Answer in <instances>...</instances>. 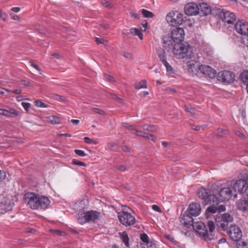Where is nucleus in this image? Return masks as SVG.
I'll list each match as a JSON object with an SVG mask.
<instances>
[{"mask_svg": "<svg viewBox=\"0 0 248 248\" xmlns=\"http://www.w3.org/2000/svg\"><path fill=\"white\" fill-rule=\"evenodd\" d=\"M48 122L52 124H57L60 123V119L54 115H51L46 117Z\"/></svg>", "mask_w": 248, "mask_h": 248, "instance_id": "27", "label": "nucleus"}, {"mask_svg": "<svg viewBox=\"0 0 248 248\" xmlns=\"http://www.w3.org/2000/svg\"><path fill=\"white\" fill-rule=\"evenodd\" d=\"M104 77L108 79L109 81H113V78L109 75H108L107 74L104 75Z\"/></svg>", "mask_w": 248, "mask_h": 248, "instance_id": "63", "label": "nucleus"}, {"mask_svg": "<svg viewBox=\"0 0 248 248\" xmlns=\"http://www.w3.org/2000/svg\"><path fill=\"white\" fill-rule=\"evenodd\" d=\"M135 87L136 89L140 90V89H146L147 85L145 80H142L140 81L135 84Z\"/></svg>", "mask_w": 248, "mask_h": 248, "instance_id": "26", "label": "nucleus"}, {"mask_svg": "<svg viewBox=\"0 0 248 248\" xmlns=\"http://www.w3.org/2000/svg\"><path fill=\"white\" fill-rule=\"evenodd\" d=\"M6 177V173L4 171L0 170V182L2 181Z\"/></svg>", "mask_w": 248, "mask_h": 248, "instance_id": "59", "label": "nucleus"}, {"mask_svg": "<svg viewBox=\"0 0 248 248\" xmlns=\"http://www.w3.org/2000/svg\"><path fill=\"white\" fill-rule=\"evenodd\" d=\"M219 16L223 21L228 24L233 23L236 20L235 15L233 13L228 11H220L219 13Z\"/></svg>", "mask_w": 248, "mask_h": 248, "instance_id": "10", "label": "nucleus"}, {"mask_svg": "<svg viewBox=\"0 0 248 248\" xmlns=\"http://www.w3.org/2000/svg\"><path fill=\"white\" fill-rule=\"evenodd\" d=\"M101 3L103 6L104 7L109 8H110L111 7V4L109 3V1H107L106 0H102L101 1Z\"/></svg>", "mask_w": 248, "mask_h": 248, "instance_id": "49", "label": "nucleus"}, {"mask_svg": "<svg viewBox=\"0 0 248 248\" xmlns=\"http://www.w3.org/2000/svg\"><path fill=\"white\" fill-rule=\"evenodd\" d=\"M35 105L37 107L41 108H46L47 107V105H45L42 101L41 100H36L35 101Z\"/></svg>", "mask_w": 248, "mask_h": 248, "instance_id": "44", "label": "nucleus"}, {"mask_svg": "<svg viewBox=\"0 0 248 248\" xmlns=\"http://www.w3.org/2000/svg\"><path fill=\"white\" fill-rule=\"evenodd\" d=\"M142 128L145 130L151 132H155L156 131V128L154 125L144 124L142 125Z\"/></svg>", "mask_w": 248, "mask_h": 248, "instance_id": "30", "label": "nucleus"}, {"mask_svg": "<svg viewBox=\"0 0 248 248\" xmlns=\"http://www.w3.org/2000/svg\"><path fill=\"white\" fill-rule=\"evenodd\" d=\"M72 162H73V164L74 165H76L82 166H86V164L84 163V162L78 161L77 160L74 159L72 161Z\"/></svg>", "mask_w": 248, "mask_h": 248, "instance_id": "51", "label": "nucleus"}, {"mask_svg": "<svg viewBox=\"0 0 248 248\" xmlns=\"http://www.w3.org/2000/svg\"><path fill=\"white\" fill-rule=\"evenodd\" d=\"M141 13L144 17L146 18H152L154 16V14L152 12L145 9H142L141 10Z\"/></svg>", "mask_w": 248, "mask_h": 248, "instance_id": "33", "label": "nucleus"}, {"mask_svg": "<svg viewBox=\"0 0 248 248\" xmlns=\"http://www.w3.org/2000/svg\"><path fill=\"white\" fill-rule=\"evenodd\" d=\"M100 214L99 212L94 211H88V222H94L99 219Z\"/></svg>", "mask_w": 248, "mask_h": 248, "instance_id": "22", "label": "nucleus"}, {"mask_svg": "<svg viewBox=\"0 0 248 248\" xmlns=\"http://www.w3.org/2000/svg\"><path fill=\"white\" fill-rule=\"evenodd\" d=\"M233 189L234 192L233 194L234 198L237 197V194L235 192L240 194L245 193L247 196V194H248V181L247 180V176L246 179H240L237 180L233 185Z\"/></svg>", "mask_w": 248, "mask_h": 248, "instance_id": "5", "label": "nucleus"}, {"mask_svg": "<svg viewBox=\"0 0 248 248\" xmlns=\"http://www.w3.org/2000/svg\"><path fill=\"white\" fill-rule=\"evenodd\" d=\"M221 220L223 222H231L233 220V217L228 213H225L222 215Z\"/></svg>", "mask_w": 248, "mask_h": 248, "instance_id": "28", "label": "nucleus"}, {"mask_svg": "<svg viewBox=\"0 0 248 248\" xmlns=\"http://www.w3.org/2000/svg\"><path fill=\"white\" fill-rule=\"evenodd\" d=\"M188 211L193 216H198L201 212V205L197 203H192L189 205Z\"/></svg>", "mask_w": 248, "mask_h": 248, "instance_id": "19", "label": "nucleus"}, {"mask_svg": "<svg viewBox=\"0 0 248 248\" xmlns=\"http://www.w3.org/2000/svg\"><path fill=\"white\" fill-rule=\"evenodd\" d=\"M13 202L11 200L7 197H2L0 199V207L1 209L5 212L12 210L13 206Z\"/></svg>", "mask_w": 248, "mask_h": 248, "instance_id": "17", "label": "nucleus"}, {"mask_svg": "<svg viewBox=\"0 0 248 248\" xmlns=\"http://www.w3.org/2000/svg\"><path fill=\"white\" fill-rule=\"evenodd\" d=\"M167 22L172 26L180 25L184 22V17L182 14L177 11L169 12L166 16Z\"/></svg>", "mask_w": 248, "mask_h": 248, "instance_id": "4", "label": "nucleus"}, {"mask_svg": "<svg viewBox=\"0 0 248 248\" xmlns=\"http://www.w3.org/2000/svg\"><path fill=\"white\" fill-rule=\"evenodd\" d=\"M30 63L31 65L37 70L38 71L40 72V69L39 68V66L37 64H34L32 62H30Z\"/></svg>", "mask_w": 248, "mask_h": 248, "instance_id": "62", "label": "nucleus"}, {"mask_svg": "<svg viewBox=\"0 0 248 248\" xmlns=\"http://www.w3.org/2000/svg\"><path fill=\"white\" fill-rule=\"evenodd\" d=\"M185 110L191 113L192 115H195V110L194 108H191L190 106H185Z\"/></svg>", "mask_w": 248, "mask_h": 248, "instance_id": "43", "label": "nucleus"}, {"mask_svg": "<svg viewBox=\"0 0 248 248\" xmlns=\"http://www.w3.org/2000/svg\"><path fill=\"white\" fill-rule=\"evenodd\" d=\"M211 205L209 207H208L207 209L206 212L207 213H211L212 214L216 213V212H217V206H216L217 205H213L211 204Z\"/></svg>", "mask_w": 248, "mask_h": 248, "instance_id": "37", "label": "nucleus"}, {"mask_svg": "<svg viewBox=\"0 0 248 248\" xmlns=\"http://www.w3.org/2000/svg\"><path fill=\"white\" fill-rule=\"evenodd\" d=\"M121 239L126 247H129V238L127 234L123 232L121 234Z\"/></svg>", "mask_w": 248, "mask_h": 248, "instance_id": "32", "label": "nucleus"}, {"mask_svg": "<svg viewBox=\"0 0 248 248\" xmlns=\"http://www.w3.org/2000/svg\"><path fill=\"white\" fill-rule=\"evenodd\" d=\"M193 47L184 44H176L174 45L173 53L175 57L179 59H191L194 56Z\"/></svg>", "mask_w": 248, "mask_h": 248, "instance_id": "2", "label": "nucleus"}, {"mask_svg": "<svg viewBox=\"0 0 248 248\" xmlns=\"http://www.w3.org/2000/svg\"><path fill=\"white\" fill-rule=\"evenodd\" d=\"M199 197L202 199L207 204L217 205L219 203V200L209 189L202 188L198 193Z\"/></svg>", "mask_w": 248, "mask_h": 248, "instance_id": "3", "label": "nucleus"}, {"mask_svg": "<svg viewBox=\"0 0 248 248\" xmlns=\"http://www.w3.org/2000/svg\"><path fill=\"white\" fill-rule=\"evenodd\" d=\"M53 97L58 101H63L65 100L64 97L56 94H54Z\"/></svg>", "mask_w": 248, "mask_h": 248, "instance_id": "48", "label": "nucleus"}, {"mask_svg": "<svg viewBox=\"0 0 248 248\" xmlns=\"http://www.w3.org/2000/svg\"><path fill=\"white\" fill-rule=\"evenodd\" d=\"M36 210L46 209L49 207L50 201L47 197L39 195V202Z\"/></svg>", "mask_w": 248, "mask_h": 248, "instance_id": "16", "label": "nucleus"}, {"mask_svg": "<svg viewBox=\"0 0 248 248\" xmlns=\"http://www.w3.org/2000/svg\"><path fill=\"white\" fill-rule=\"evenodd\" d=\"M237 248H248V244L245 241H240L237 243Z\"/></svg>", "mask_w": 248, "mask_h": 248, "instance_id": "40", "label": "nucleus"}, {"mask_svg": "<svg viewBox=\"0 0 248 248\" xmlns=\"http://www.w3.org/2000/svg\"><path fill=\"white\" fill-rule=\"evenodd\" d=\"M94 39L97 44H103L105 46H107L108 43V42L107 40H104L102 38L95 37H94Z\"/></svg>", "mask_w": 248, "mask_h": 248, "instance_id": "38", "label": "nucleus"}, {"mask_svg": "<svg viewBox=\"0 0 248 248\" xmlns=\"http://www.w3.org/2000/svg\"><path fill=\"white\" fill-rule=\"evenodd\" d=\"M230 238L234 241H239L242 237V232L240 228L235 225H231L227 231Z\"/></svg>", "mask_w": 248, "mask_h": 248, "instance_id": "8", "label": "nucleus"}, {"mask_svg": "<svg viewBox=\"0 0 248 248\" xmlns=\"http://www.w3.org/2000/svg\"><path fill=\"white\" fill-rule=\"evenodd\" d=\"M193 228L204 240L208 241L214 239L213 232L215 226L213 221L207 222V227L202 222H195Z\"/></svg>", "mask_w": 248, "mask_h": 248, "instance_id": "1", "label": "nucleus"}, {"mask_svg": "<svg viewBox=\"0 0 248 248\" xmlns=\"http://www.w3.org/2000/svg\"><path fill=\"white\" fill-rule=\"evenodd\" d=\"M21 104L26 111H28L29 108L31 107V104L29 103L22 102Z\"/></svg>", "mask_w": 248, "mask_h": 248, "instance_id": "55", "label": "nucleus"}, {"mask_svg": "<svg viewBox=\"0 0 248 248\" xmlns=\"http://www.w3.org/2000/svg\"><path fill=\"white\" fill-rule=\"evenodd\" d=\"M164 65L165 66L166 70L170 74H172L174 73V69L172 66L167 62V61L164 62L163 63Z\"/></svg>", "mask_w": 248, "mask_h": 248, "instance_id": "36", "label": "nucleus"}, {"mask_svg": "<svg viewBox=\"0 0 248 248\" xmlns=\"http://www.w3.org/2000/svg\"><path fill=\"white\" fill-rule=\"evenodd\" d=\"M187 66L188 70L193 72V68L195 67V63L194 61H189L187 62Z\"/></svg>", "mask_w": 248, "mask_h": 248, "instance_id": "41", "label": "nucleus"}, {"mask_svg": "<svg viewBox=\"0 0 248 248\" xmlns=\"http://www.w3.org/2000/svg\"><path fill=\"white\" fill-rule=\"evenodd\" d=\"M181 222L184 226L187 228L190 227L191 226L193 227V224L195 223L193 222V218L186 214H184L181 215Z\"/></svg>", "mask_w": 248, "mask_h": 248, "instance_id": "20", "label": "nucleus"}, {"mask_svg": "<svg viewBox=\"0 0 248 248\" xmlns=\"http://www.w3.org/2000/svg\"><path fill=\"white\" fill-rule=\"evenodd\" d=\"M11 114L17 115L18 114L16 111L13 108H10L9 110L0 108V115H2L7 117H10Z\"/></svg>", "mask_w": 248, "mask_h": 248, "instance_id": "23", "label": "nucleus"}, {"mask_svg": "<svg viewBox=\"0 0 248 248\" xmlns=\"http://www.w3.org/2000/svg\"><path fill=\"white\" fill-rule=\"evenodd\" d=\"M164 65L165 66L166 70L170 74H172L174 73V69L172 66L167 62V61L164 62L163 63Z\"/></svg>", "mask_w": 248, "mask_h": 248, "instance_id": "35", "label": "nucleus"}, {"mask_svg": "<svg viewBox=\"0 0 248 248\" xmlns=\"http://www.w3.org/2000/svg\"><path fill=\"white\" fill-rule=\"evenodd\" d=\"M76 36V32L74 31H70L68 36H67V39L70 41L74 40L73 37Z\"/></svg>", "mask_w": 248, "mask_h": 248, "instance_id": "46", "label": "nucleus"}, {"mask_svg": "<svg viewBox=\"0 0 248 248\" xmlns=\"http://www.w3.org/2000/svg\"><path fill=\"white\" fill-rule=\"evenodd\" d=\"M85 141L88 144H97V141L92 139H90L88 137L84 138Z\"/></svg>", "mask_w": 248, "mask_h": 248, "instance_id": "45", "label": "nucleus"}, {"mask_svg": "<svg viewBox=\"0 0 248 248\" xmlns=\"http://www.w3.org/2000/svg\"><path fill=\"white\" fill-rule=\"evenodd\" d=\"M152 209L154 211H155L159 212V213H161V210L160 208H159V207L158 206H157L156 205H153L152 206Z\"/></svg>", "mask_w": 248, "mask_h": 248, "instance_id": "61", "label": "nucleus"}, {"mask_svg": "<svg viewBox=\"0 0 248 248\" xmlns=\"http://www.w3.org/2000/svg\"><path fill=\"white\" fill-rule=\"evenodd\" d=\"M157 55L159 60L162 63L164 62L167 61L166 52L163 49H161L158 50L157 51Z\"/></svg>", "mask_w": 248, "mask_h": 248, "instance_id": "25", "label": "nucleus"}, {"mask_svg": "<svg viewBox=\"0 0 248 248\" xmlns=\"http://www.w3.org/2000/svg\"><path fill=\"white\" fill-rule=\"evenodd\" d=\"M147 28V22L145 20L142 24V27L140 28V29L142 31H145Z\"/></svg>", "mask_w": 248, "mask_h": 248, "instance_id": "58", "label": "nucleus"}, {"mask_svg": "<svg viewBox=\"0 0 248 248\" xmlns=\"http://www.w3.org/2000/svg\"><path fill=\"white\" fill-rule=\"evenodd\" d=\"M235 29L239 33L244 35L248 33V23L244 20H239L235 24Z\"/></svg>", "mask_w": 248, "mask_h": 248, "instance_id": "12", "label": "nucleus"}, {"mask_svg": "<svg viewBox=\"0 0 248 248\" xmlns=\"http://www.w3.org/2000/svg\"><path fill=\"white\" fill-rule=\"evenodd\" d=\"M123 56H124L125 58L129 59H132L133 56L132 54L126 52H123Z\"/></svg>", "mask_w": 248, "mask_h": 248, "instance_id": "57", "label": "nucleus"}, {"mask_svg": "<svg viewBox=\"0 0 248 248\" xmlns=\"http://www.w3.org/2000/svg\"><path fill=\"white\" fill-rule=\"evenodd\" d=\"M110 95H111V97L114 99L119 101L121 100V99L115 94L110 93Z\"/></svg>", "mask_w": 248, "mask_h": 248, "instance_id": "64", "label": "nucleus"}, {"mask_svg": "<svg viewBox=\"0 0 248 248\" xmlns=\"http://www.w3.org/2000/svg\"><path fill=\"white\" fill-rule=\"evenodd\" d=\"M199 15L200 16H205L210 13L211 8L207 4L205 3H201L198 5Z\"/></svg>", "mask_w": 248, "mask_h": 248, "instance_id": "21", "label": "nucleus"}, {"mask_svg": "<svg viewBox=\"0 0 248 248\" xmlns=\"http://www.w3.org/2000/svg\"><path fill=\"white\" fill-rule=\"evenodd\" d=\"M122 125L124 126V127H127L129 130L134 131H135L136 132H138V130H136L135 128H134L133 127L132 125H130L128 124L123 123Z\"/></svg>", "mask_w": 248, "mask_h": 248, "instance_id": "53", "label": "nucleus"}, {"mask_svg": "<svg viewBox=\"0 0 248 248\" xmlns=\"http://www.w3.org/2000/svg\"><path fill=\"white\" fill-rule=\"evenodd\" d=\"M130 32L134 35H137L140 39H143V34L140 31L139 29L137 28L131 29L130 30Z\"/></svg>", "mask_w": 248, "mask_h": 248, "instance_id": "29", "label": "nucleus"}, {"mask_svg": "<svg viewBox=\"0 0 248 248\" xmlns=\"http://www.w3.org/2000/svg\"><path fill=\"white\" fill-rule=\"evenodd\" d=\"M11 92V91H10L9 90L6 89L2 88H0V94L7 96L8 94H6L5 92H6L7 93H9Z\"/></svg>", "mask_w": 248, "mask_h": 248, "instance_id": "52", "label": "nucleus"}, {"mask_svg": "<svg viewBox=\"0 0 248 248\" xmlns=\"http://www.w3.org/2000/svg\"><path fill=\"white\" fill-rule=\"evenodd\" d=\"M242 43L248 46V33L243 35L242 38Z\"/></svg>", "mask_w": 248, "mask_h": 248, "instance_id": "47", "label": "nucleus"}, {"mask_svg": "<svg viewBox=\"0 0 248 248\" xmlns=\"http://www.w3.org/2000/svg\"><path fill=\"white\" fill-rule=\"evenodd\" d=\"M75 152L77 155L80 156H85L86 155V154L84 151L81 150H75Z\"/></svg>", "mask_w": 248, "mask_h": 248, "instance_id": "50", "label": "nucleus"}, {"mask_svg": "<svg viewBox=\"0 0 248 248\" xmlns=\"http://www.w3.org/2000/svg\"><path fill=\"white\" fill-rule=\"evenodd\" d=\"M217 78L222 82L231 83L234 80L235 75L232 72L224 70L218 73Z\"/></svg>", "mask_w": 248, "mask_h": 248, "instance_id": "9", "label": "nucleus"}, {"mask_svg": "<svg viewBox=\"0 0 248 248\" xmlns=\"http://www.w3.org/2000/svg\"><path fill=\"white\" fill-rule=\"evenodd\" d=\"M78 220V222L81 224L88 222V211L79 214Z\"/></svg>", "mask_w": 248, "mask_h": 248, "instance_id": "24", "label": "nucleus"}, {"mask_svg": "<svg viewBox=\"0 0 248 248\" xmlns=\"http://www.w3.org/2000/svg\"><path fill=\"white\" fill-rule=\"evenodd\" d=\"M140 239L142 242L138 245V248H156L155 244L149 240L146 233L141 234Z\"/></svg>", "mask_w": 248, "mask_h": 248, "instance_id": "14", "label": "nucleus"}, {"mask_svg": "<svg viewBox=\"0 0 248 248\" xmlns=\"http://www.w3.org/2000/svg\"><path fill=\"white\" fill-rule=\"evenodd\" d=\"M24 202L30 208L36 210L39 202V194L28 192L24 195Z\"/></svg>", "mask_w": 248, "mask_h": 248, "instance_id": "6", "label": "nucleus"}, {"mask_svg": "<svg viewBox=\"0 0 248 248\" xmlns=\"http://www.w3.org/2000/svg\"><path fill=\"white\" fill-rule=\"evenodd\" d=\"M198 5L196 3H189L185 5V13L188 16L199 15Z\"/></svg>", "mask_w": 248, "mask_h": 248, "instance_id": "15", "label": "nucleus"}, {"mask_svg": "<svg viewBox=\"0 0 248 248\" xmlns=\"http://www.w3.org/2000/svg\"><path fill=\"white\" fill-rule=\"evenodd\" d=\"M116 145L113 143H109L108 144V147L109 149L116 150L117 147Z\"/></svg>", "mask_w": 248, "mask_h": 248, "instance_id": "60", "label": "nucleus"}, {"mask_svg": "<svg viewBox=\"0 0 248 248\" xmlns=\"http://www.w3.org/2000/svg\"><path fill=\"white\" fill-rule=\"evenodd\" d=\"M164 65L165 66L166 70L170 74H172L174 73V69L172 66L167 62V61L164 62L163 63Z\"/></svg>", "mask_w": 248, "mask_h": 248, "instance_id": "34", "label": "nucleus"}, {"mask_svg": "<svg viewBox=\"0 0 248 248\" xmlns=\"http://www.w3.org/2000/svg\"><path fill=\"white\" fill-rule=\"evenodd\" d=\"M118 217L120 222L126 227L133 225L136 221L135 217L128 213V211L119 213Z\"/></svg>", "mask_w": 248, "mask_h": 248, "instance_id": "7", "label": "nucleus"}, {"mask_svg": "<svg viewBox=\"0 0 248 248\" xmlns=\"http://www.w3.org/2000/svg\"><path fill=\"white\" fill-rule=\"evenodd\" d=\"M143 137L154 142L156 140V137H155L153 135L148 134V133H143Z\"/></svg>", "mask_w": 248, "mask_h": 248, "instance_id": "39", "label": "nucleus"}, {"mask_svg": "<svg viewBox=\"0 0 248 248\" xmlns=\"http://www.w3.org/2000/svg\"><path fill=\"white\" fill-rule=\"evenodd\" d=\"M226 207L224 205H220L217 207V210L218 213H220L225 211Z\"/></svg>", "mask_w": 248, "mask_h": 248, "instance_id": "56", "label": "nucleus"}, {"mask_svg": "<svg viewBox=\"0 0 248 248\" xmlns=\"http://www.w3.org/2000/svg\"><path fill=\"white\" fill-rule=\"evenodd\" d=\"M240 78L242 81L245 83H248V71L243 72L240 75Z\"/></svg>", "mask_w": 248, "mask_h": 248, "instance_id": "31", "label": "nucleus"}, {"mask_svg": "<svg viewBox=\"0 0 248 248\" xmlns=\"http://www.w3.org/2000/svg\"><path fill=\"white\" fill-rule=\"evenodd\" d=\"M232 195V191L230 187L223 188L219 192L220 200L222 201L229 200Z\"/></svg>", "mask_w": 248, "mask_h": 248, "instance_id": "18", "label": "nucleus"}, {"mask_svg": "<svg viewBox=\"0 0 248 248\" xmlns=\"http://www.w3.org/2000/svg\"><path fill=\"white\" fill-rule=\"evenodd\" d=\"M7 17V14L5 13L2 12L1 11H0V20H2L3 21H5Z\"/></svg>", "mask_w": 248, "mask_h": 248, "instance_id": "54", "label": "nucleus"}, {"mask_svg": "<svg viewBox=\"0 0 248 248\" xmlns=\"http://www.w3.org/2000/svg\"><path fill=\"white\" fill-rule=\"evenodd\" d=\"M185 32L183 29L176 28L171 31V38L174 42L179 43L182 42L184 39Z\"/></svg>", "mask_w": 248, "mask_h": 248, "instance_id": "11", "label": "nucleus"}, {"mask_svg": "<svg viewBox=\"0 0 248 248\" xmlns=\"http://www.w3.org/2000/svg\"><path fill=\"white\" fill-rule=\"evenodd\" d=\"M199 71L205 76L210 78H214L216 77V71L210 66L205 65H200L198 67Z\"/></svg>", "mask_w": 248, "mask_h": 248, "instance_id": "13", "label": "nucleus"}, {"mask_svg": "<svg viewBox=\"0 0 248 248\" xmlns=\"http://www.w3.org/2000/svg\"><path fill=\"white\" fill-rule=\"evenodd\" d=\"M91 110L93 111L94 112L96 113L99 114L100 115H104L105 114V112L101 109L98 108H91Z\"/></svg>", "mask_w": 248, "mask_h": 248, "instance_id": "42", "label": "nucleus"}]
</instances>
